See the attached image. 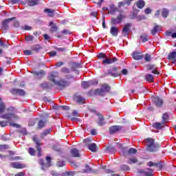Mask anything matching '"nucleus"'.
<instances>
[{
	"label": "nucleus",
	"mask_w": 176,
	"mask_h": 176,
	"mask_svg": "<svg viewBox=\"0 0 176 176\" xmlns=\"http://www.w3.org/2000/svg\"><path fill=\"white\" fill-rule=\"evenodd\" d=\"M140 39L142 41V42H148V36L144 34L140 36Z\"/></svg>",
	"instance_id": "c03bdc74"
},
{
	"label": "nucleus",
	"mask_w": 176,
	"mask_h": 176,
	"mask_svg": "<svg viewBox=\"0 0 176 176\" xmlns=\"http://www.w3.org/2000/svg\"><path fill=\"white\" fill-rule=\"evenodd\" d=\"M153 127L155 129H157V130H162L163 127H164V123H160V122H156L153 124Z\"/></svg>",
	"instance_id": "b1692460"
},
{
	"label": "nucleus",
	"mask_w": 176,
	"mask_h": 176,
	"mask_svg": "<svg viewBox=\"0 0 176 176\" xmlns=\"http://www.w3.org/2000/svg\"><path fill=\"white\" fill-rule=\"evenodd\" d=\"M22 30H25V31H31V30H32V28L31 26L25 25L22 27Z\"/></svg>",
	"instance_id": "09e8293b"
},
{
	"label": "nucleus",
	"mask_w": 176,
	"mask_h": 176,
	"mask_svg": "<svg viewBox=\"0 0 176 176\" xmlns=\"http://www.w3.org/2000/svg\"><path fill=\"white\" fill-rule=\"evenodd\" d=\"M63 64H64V63H63V62H58V63H56V66L61 67V65H63Z\"/></svg>",
	"instance_id": "69168bd1"
},
{
	"label": "nucleus",
	"mask_w": 176,
	"mask_h": 176,
	"mask_svg": "<svg viewBox=\"0 0 176 176\" xmlns=\"http://www.w3.org/2000/svg\"><path fill=\"white\" fill-rule=\"evenodd\" d=\"M145 6V1L144 0H139L137 2V7L139 9H142Z\"/></svg>",
	"instance_id": "cd10ccee"
},
{
	"label": "nucleus",
	"mask_w": 176,
	"mask_h": 176,
	"mask_svg": "<svg viewBox=\"0 0 176 176\" xmlns=\"http://www.w3.org/2000/svg\"><path fill=\"white\" fill-rule=\"evenodd\" d=\"M162 31V27L160 25H155L153 27V30H151V34L155 35L157 32Z\"/></svg>",
	"instance_id": "aec40b11"
},
{
	"label": "nucleus",
	"mask_w": 176,
	"mask_h": 176,
	"mask_svg": "<svg viewBox=\"0 0 176 176\" xmlns=\"http://www.w3.org/2000/svg\"><path fill=\"white\" fill-rule=\"evenodd\" d=\"M98 58H105L107 56H106L105 54L100 53L98 55Z\"/></svg>",
	"instance_id": "6e6d98bb"
},
{
	"label": "nucleus",
	"mask_w": 176,
	"mask_h": 176,
	"mask_svg": "<svg viewBox=\"0 0 176 176\" xmlns=\"http://www.w3.org/2000/svg\"><path fill=\"white\" fill-rule=\"evenodd\" d=\"M133 58L134 60H142L144 58V55L141 54V53L138 52H134L133 54Z\"/></svg>",
	"instance_id": "ddd939ff"
},
{
	"label": "nucleus",
	"mask_w": 176,
	"mask_h": 176,
	"mask_svg": "<svg viewBox=\"0 0 176 176\" xmlns=\"http://www.w3.org/2000/svg\"><path fill=\"white\" fill-rule=\"evenodd\" d=\"M25 41H26V42H31V41H34V36H32V35L25 36Z\"/></svg>",
	"instance_id": "c9c22d12"
},
{
	"label": "nucleus",
	"mask_w": 176,
	"mask_h": 176,
	"mask_svg": "<svg viewBox=\"0 0 176 176\" xmlns=\"http://www.w3.org/2000/svg\"><path fill=\"white\" fill-rule=\"evenodd\" d=\"M122 129V126H112L109 128V133L110 134H115V133H119Z\"/></svg>",
	"instance_id": "6e6552de"
},
{
	"label": "nucleus",
	"mask_w": 176,
	"mask_h": 176,
	"mask_svg": "<svg viewBox=\"0 0 176 176\" xmlns=\"http://www.w3.org/2000/svg\"><path fill=\"white\" fill-rule=\"evenodd\" d=\"M43 38L45 39V41H49V39H50V36H49L47 34H43Z\"/></svg>",
	"instance_id": "680f3d73"
},
{
	"label": "nucleus",
	"mask_w": 176,
	"mask_h": 176,
	"mask_svg": "<svg viewBox=\"0 0 176 176\" xmlns=\"http://www.w3.org/2000/svg\"><path fill=\"white\" fill-rule=\"evenodd\" d=\"M98 85V81L97 80H89V81H83L81 84V86L83 89H87L90 86Z\"/></svg>",
	"instance_id": "20e7f679"
},
{
	"label": "nucleus",
	"mask_w": 176,
	"mask_h": 176,
	"mask_svg": "<svg viewBox=\"0 0 176 176\" xmlns=\"http://www.w3.org/2000/svg\"><path fill=\"white\" fill-rule=\"evenodd\" d=\"M12 94H18V96H25V91L20 89H12Z\"/></svg>",
	"instance_id": "9b49d317"
},
{
	"label": "nucleus",
	"mask_w": 176,
	"mask_h": 176,
	"mask_svg": "<svg viewBox=\"0 0 176 176\" xmlns=\"http://www.w3.org/2000/svg\"><path fill=\"white\" fill-rule=\"evenodd\" d=\"M3 119H7L8 120H11V119H14L16 115L12 113H8L2 116Z\"/></svg>",
	"instance_id": "f3484780"
},
{
	"label": "nucleus",
	"mask_w": 176,
	"mask_h": 176,
	"mask_svg": "<svg viewBox=\"0 0 176 176\" xmlns=\"http://www.w3.org/2000/svg\"><path fill=\"white\" fill-rule=\"evenodd\" d=\"M14 25L16 28H18V27H20V23H19V21H15V22L14 23Z\"/></svg>",
	"instance_id": "0e129e2a"
},
{
	"label": "nucleus",
	"mask_w": 176,
	"mask_h": 176,
	"mask_svg": "<svg viewBox=\"0 0 176 176\" xmlns=\"http://www.w3.org/2000/svg\"><path fill=\"white\" fill-rule=\"evenodd\" d=\"M56 165L58 167H64V166H65V162H64V161H58L56 163Z\"/></svg>",
	"instance_id": "a18cd8bd"
},
{
	"label": "nucleus",
	"mask_w": 176,
	"mask_h": 176,
	"mask_svg": "<svg viewBox=\"0 0 176 176\" xmlns=\"http://www.w3.org/2000/svg\"><path fill=\"white\" fill-rule=\"evenodd\" d=\"M120 168L121 170H123V171H129V170H130V166L127 165H122Z\"/></svg>",
	"instance_id": "37998d69"
},
{
	"label": "nucleus",
	"mask_w": 176,
	"mask_h": 176,
	"mask_svg": "<svg viewBox=\"0 0 176 176\" xmlns=\"http://www.w3.org/2000/svg\"><path fill=\"white\" fill-rule=\"evenodd\" d=\"M130 27H131V24L130 23H126L125 24V25L124 26L123 29H122V34H127V32H129V31H130Z\"/></svg>",
	"instance_id": "412c9836"
},
{
	"label": "nucleus",
	"mask_w": 176,
	"mask_h": 176,
	"mask_svg": "<svg viewBox=\"0 0 176 176\" xmlns=\"http://www.w3.org/2000/svg\"><path fill=\"white\" fill-rule=\"evenodd\" d=\"M146 146L148 152H156L160 148L158 144H155V140L152 138L146 140Z\"/></svg>",
	"instance_id": "f03ea898"
},
{
	"label": "nucleus",
	"mask_w": 176,
	"mask_h": 176,
	"mask_svg": "<svg viewBox=\"0 0 176 176\" xmlns=\"http://www.w3.org/2000/svg\"><path fill=\"white\" fill-rule=\"evenodd\" d=\"M57 76H58V73L57 72L51 73L48 77L49 80H50V82H52L54 85H58V86H63V87L68 85L66 80H60L59 81L56 80V78H57Z\"/></svg>",
	"instance_id": "f257e3e1"
},
{
	"label": "nucleus",
	"mask_w": 176,
	"mask_h": 176,
	"mask_svg": "<svg viewBox=\"0 0 176 176\" xmlns=\"http://www.w3.org/2000/svg\"><path fill=\"white\" fill-rule=\"evenodd\" d=\"M13 19L14 18L6 19L5 21H3L1 27L2 30H9V25L8 24H9V21H10V20H13Z\"/></svg>",
	"instance_id": "2eb2a0df"
},
{
	"label": "nucleus",
	"mask_w": 176,
	"mask_h": 176,
	"mask_svg": "<svg viewBox=\"0 0 176 176\" xmlns=\"http://www.w3.org/2000/svg\"><path fill=\"white\" fill-rule=\"evenodd\" d=\"M139 174L142 176H153V170L151 168L146 169V170H138Z\"/></svg>",
	"instance_id": "0eeeda50"
},
{
	"label": "nucleus",
	"mask_w": 176,
	"mask_h": 176,
	"mask_svg": "<svg viewBox=\"0 0 176 176\" xmlns=\"http://www.w3.org/2000/svg\"><path fill=\"white\" fill-rule=\"evenodd\" d=\"M116 61H118V58L116 57L109 58L106 56V58H104V59L102 61V64H104V65H107L109 64H113V63H116Z\"/></svg>",
	"instance_id": "423d86ee"
},
{
	"label": "nucleus",
	"mask_w": 176,
	"mask_h": 176,
	"mask_svg": "<svg viewBox=\"0 0 176 176\" xmlns=\"http://www.w3.org/2000/svg\"><path fill=\"white\" fill-rule=\"evenodd\" d=\"M62 33H63L64 35H69V34H71V32H69V30H63L62 31Z\"/></svg>",
	"instance_id": "bf43d9fd"
},
{
	"label": "nucleus",
	"mask_w": 176,
	"mask_h": 176,
	"mask_svg": "<svg viewBox=\"0 0 176 176\" xmlns=\"http://www.w3.org/2000/svg\"><path fill=\"white\" fill-rule=\"evenodd\" d=\"M28 153L31 156H35V150L32 148H29Z\"/></svg>",
	"instance_id": "49530a36"
},
{
	"label": "nucleus",
	"mask_w": 176,
	"mask_h": 176,
	"mask_svg": "<svg viewBox=\"0 0 176 176\" xmlns=\"http://www.w3.org/2000/svg\"><path fill=\"white\" fill-rule=\"evenodd\" d=\"M10 126H12V127H16V129H19L20 125L18 124H14V123H10Z\"/></svg>",
	"instance_id": "052dcab7"
},
{
	"label": "nucleus",
	"mask_w": 176,
	"mask_h": 176,
	"mask_svg": "<svg viewBox=\"0 0 176 176\" xmlns=\"http://www.w3.org/2000/svg\"><path fill=\"white\" fill-rule=\"evenodd\" d=\"M168 16V10L163 9L162 10V16L166 19Z\"/></svg>",
	"instance_id": "ea45409f"
},
{
	"label": "nucleus",
	"mask_w": 176,
	"mask_h": 176,
	"mask_svg": "<svg viewBox=\"0 0 176 176\" xmlns=\"http://www.w3.org/2000/svg\"><path fill=\"white\" fill-rule=\"evenodd\" d=\"M23 53L25 56H31V54H32L31 50H25Z\"/></svg>",
	"instance_id": "5fc2aeb1"
},
{
	"label": "nucleus",
	"mask_w": 176,
	"mask_h": 176,
	"mask_svg": "<svg viewBox=\"0 0 176 176\" xmlns=\"http://www.w3.org/2000/svg\"><path fill=\"white\" fill-rule=\"evenodd\" d=\"M39 3V0H28V6H35V5H38Z\"/></svg>",
	"instance_id": "393cba45"
},
{
	"label": "nucleus",
	"mask_w": 176,
	"mask_h": 176,
	"mask_svg": "<svg viewBox=\"0 0 176 176\" xmlns=\"http://www.w3.org/2000/svg\"><path fill=\"white\" fill-rule=\"evenodd\" d=\"M98 116H99V121L98 122V124L99 126H104V124H105V122H104V117L101 114H98Z\"/></svg>",
	"instance_id": "bb28decb"
},
{
	"label": "nucleus",
	"mask_w": 176,
	"mask_h": 176,
	"mask_svg": "<svg viewBox=\"0 0 176 176\" xmlns=\"http://www.w3.org/2000/svg\"><path fill=\"white\" fill-rule=\"evenodd\" d=\"M118 148L121 149L120 151V155H122V156H126V148H123V146L122 144H118Z\"/></svg>",
	"instance_id": "c85d7f7f"
},
{
	"label": "nucleus",
	"mask_w": 176,
	"mask_h": 176,
	"mask_svg": "<svg viewBox=\"0 0 176 176\" xmlns=\"http://www.w3.org/2000/svg\"><path fill=\"white\" fill-rule=\"evenodd\" d=\"M41 86L43 89H50V87H52V84L48 82H45L41 84Z\"/></svg>",
	"instance_id": "c756f323"
},
{
	"label": "nucleus",
	"mask_w": 176,
	"mask_h": 176,
	"mask_svg": "<svg viewBox=\"0 0 176 176\" xmlns=\"http://www.w3.org/2000/svg\"><path fill=\"white\" fill-rule=\"evenodd\" d=\"M34 75H36L38 79H41V78H43L45 75V71L43 70H40L39 72H33Z\"/></svg>",
	"instance_id": "4be33fe9"
},
{
	"label": "nucleus",
	"mask_w": 176,
	"mask_h": 176,
	"mask_svg": "<svg viewBox=\"0 0 176 176\" xmlns=\"http://www.w3.org/2000/svg\"><path fill=\"white\" fill-rule=\"evenodd\" d=\"M153 101L156 107H163V99L159 97H155L153 98Z\"/></svg>",
	"instance_id": "1a4fd4ad"
},
{
	"label": "nucleus",
	"mask_w": 176,
	"mask_h": 176,
	"mask_svg": "<svg viewBox=\"0 0 176 176\" xmlns=\"http://www.w3.org/2000/svg\"><path fill=\"white\" fill-rule=\"evenodd\" d=\"M76 101L78 102V104H83L85 102V98H83L82 96H78L76 98Z\"/></svg>",
	"instance_id": "4c0bfd02"
},
{
	"label": "nucleus",
	"mask_w": 176,
	"mask_h": 176,
	"mask_svg": "<svg viewBox=\"0 0 176 176\" xmlns=\"http://www.w3.org/2000/svg\"><path fill=\"white\" fill-rule=\"evenodd\" d=\"M6 109L5 103L0 102V113H3Z\"/></svg>",
	"instance_id": "e433bc0d"
},
{
	"label": "nucleus",
	"mask_w": 176,
	"mask_h": 176,
	"mask_svg": "<svg viewBox=\"0 0 176 176\" xmlns=\"http://www.w3.org/2000/svg\"><path fill=\"white\" fill-rule=\"evenodd\" d=\"M148 68V69L153 71L154 69H156V66H155V65H149Z\"/></svg>",
	"instance_id": "13d9d810"
},
{
	"label": "nucleus",
	"mask_w": 176,
	"mask_h": 176,
	"mask_svg": "<svg viewBox=\"0 0 176 176\" xmlns=\"http://www.w3.org/2000/svg\"><path fill=\"white\" fill-rule=\"evenodd\" d=\"M144 13L145 14H151V13H152V10H151L149 8H147L144 10Z\"/></svg>",
	"instance_id": "603ef678"
},
{
	"label": "nucleus",
	"mask_w": 176,
	"mask_h": 176,
	"mask_svg": "<svg viewBox=\"0 0 176 176\" xmlns=\"http://www.w3.org/2000/svg\"><path fill=\"white\" fill-rule=\"evenodd\" d=\"M0 126L1 127H6V126H8V122H6V121H1L0 122Z\"/></svg>",
	"instance_id": "864d4df0"
},
{
	"label": "nucleus",
	"mask_w": 176,
	"mask_h": 176,
	"mask_svg": "<svg viewBox=\"0 0 176 176\" xmlns=\"http://www.w3.org/2000/svg\"><path fill=\"white\" fill-rule=\"evenodd\" d=\"M75 175V172L74 171H67L65 173L58 174V173H52L53 176H74Z\"/></svg>",
	"instance_id": "4468645a"
},
{
	"label": "nucleus",
	"mask_w": 176,
	"mask_h": 176,
	"mask_svg": "<svg viewBox=\"0 0 176 176\" xmlns=\"http://www.w3.org/2000/svg\"><path fill=\"white\" fill-rule=\"evenodd\" d=\"M162 120L163 122H167V120H168V114L166 113H164L162 116Z\"/></svg>",
	"instance_id": "de8ad7c7"
},
{
	"label": "nucleus",
	"mask_w": 176,
	"mask_h": 176,
	"mask_svg": "<svg viewBox=\"0 0 176 176\" xmlns=\"http://www.w3.org/2000/svg\"><path fill=\"white\" fill-rule=\"evenodd\" d=\"M32 140L36 145V148L38 151L37 156H38V157H39L42 155V154H41L42 148L41 147L43 145V143L42 142H41V140H39V139H38L36 135H34L32 138Z\"/></svg>",
	"instance_id": "7ed1b4c3"
},
{
	"label": "nucleus",
	"mask_w": 176,
	"mask_h": 176,
	"mask_svg": "<svg viewBox=\"0 0 176 176\" xmlns=\"http://www.w3.org/2000/svg\"><path fill=\"white\" fill-rule=\"evenodd\" d=\"M100 89H102V91H103L104 93H107V91H109L110 87H109V86H108L107 84H103V85H102Z\"/></svg>",
	"instance_id": "7c9ffc66"
},
{
	"label": "nucleus",
	"mask_w": 176,
	"mask_h": 176,
	"mask_svg": "<svg viewBox=\"0 0 176 176\" xmlns=\"http://www.w3.org/2000/svg\"><path fill=\"white\" fill-rule=\"evenodd\" d=\"M110 12H116V8H115V6H111Z\"/></svg>",
	"instance_id": "338daca9"
},
{
	"label": "nucleus",
	"mask_w": 176,
	"mask_h": 176,
	"mask_svg": "<svg viewBox=\"0 0 176 176\" xmlns=\"http://www.w3.org/2000/svg\"><path fill=\"white\" fill-rule=\"evenodd\" d=\"M168 58L169 60H173V64H176V51L173 52L172 53L169 54L168 56Z\"/></svg>",
	"instance_id": "a211bd4d"
},
{
	"label": "nucleus",
	"mask_w": 176,
	"mask_h": 176,
	"mask_svg": "<svg viewBox=\"0 0 176 176\" xmlns=\"http://www.w3.org/2000/svg\"><path fill=\"white\" fill-rule=\"evenodd\" d=\"M60 71L63 74H69V69L67 67H63Z\"/></svg>",
	"instance_id": "8fccbe9b"
},
{
	"label": "nucleus",
	"mask_w": 176,
	"mask_h": 176,
	"mask_svg": "<svg viewBox=\"0 0 176 176\" xmlns=\"http://www.w3.org/2000/svg\"><path fill=\"white\" fill-rule=\"evenodd\" d=\"M50 26L51 27L50 31L52 32H56L58 30V28H57V25L53 21L50 22Z\"/></svg>",
	"instance_id": "5701e85b"
},
{
	"label": "nucleus",
	"mask_w": 176,
	"mask_h": 176,
	"mask_svg": "<svg viewBox=\"0 0 176 176\" xmlns=\"http://www.w3.org/2000/svg\"><path fill=\"white\" fill-rule=\"evenodd\" d=\"M70 155H72L73 157H80V153H79V150L76 148H72L70 151Z\"/></svg>",
	"instance_id": "f8f14e48"
},
{
	"label": "nucleus",
	"mask_w": 176,
	"mask_h": 176,
	"mask_svg": "<svg viewBox=\"0 0 176 176\" xmlns=\"http://www.w3.org/2000/svg\"><path fill=\"white\" fill-rule=\"evenodd\" d=\"M59 108L60 109H63L64 111L69 110V107H68V106H60Z\"/></svg>",
	"instance_id": "4d7b16f0"
},
{
	"label": "nucleus",
	"mask_w": 176,
	"mask_h": 176,
	"mask_svg": "<svg viewBox=\"0 0 176 176\" xmlns=\"http://www.w3.org/2000/svg\"><path fill=\"white\" fill-rule=\"evenodd\" d=\"M110 33L113 36H118V34H119V28L112 26L110 29Z\"/></svg>",
	"instance_id": "dca6fc26"
},
{
	"label": "nucleus",
	"mask_w": 176,
	"mask_h": 176,
	"mask_svg": "<svg viewBox=\"0 0 176 176\" xmlns=\"http://www.w3.org/2000/svg\"><path fill=\"white\" fill-rule=\"evenodd\" d=\"M44 12H45V13H49L48 16L50 17H53V16H54V10L50 8H46L44 10Z\"/></svg>",
	"instance_id": "2f4dec72"
},
{
	"label": "nucleus",
	"mask_w": 176,
	"mask_h": 176,
	"mask_svg": "<svg viewBox=\"0 0 176 176\" xmlns=\"http://www.w3.org/2000/svg\"><path fill=\"white\" fill-rule=\"evenodd\" d=\"M14 176H25V174L23 172H21V173L15 175Z\"/></svg>",
	"instance_id": "774afa93"
},
{
	"label": "nucleus",
	"mask_w": 176,
	"mask_h": 176,
	"mask_svg": "<svg viewBox=\"0 0 176 176\" xmlns=\"http://www.w3.org/2000/svg\"><path fill=\"white\" fill-rule=\"evenodd\" d=\"M152 74H155V75H159V72L155 68L153 70H152Z\"/></svg>",
	"instance_id": "e2e57ef3"
},
{
	"label": "nucleus",
	"mask_w": 176,
	"mask_h": 176,
	"mask_svg": "<svg viewBox=\"0 0 176 176\" xmlns=\"http://www.w3.org/2000/svg\"><path fill=\"white\" fill-rule=\"evenodd\" d=\"M129 155H135V153H137V150L134 148H131L128 151Z\"/></svg>",
	"instance_id": "79ce46f5"
},
{
	"label": "nucleus",
	"mask_w": 176,
	"mask_h": 176,
	"mask_svg": "<svg viewBox=\"0 0 176 176\" xmlns=\"http://www.w3.org/2000/svg\"><path fill=\"white\" fill-rule=\"evenodd\" d=\"M124 16L122 15V14H120L119 16H118L116 18L111 19V23L113 25H116V24H120L122 23V20H123Z\"/></svg>",
	"instance_id": "39448f33"
},
{
	"label": "nucleus",
	"mask_w": 176,
	"mask_h": 176,
	"mask_svg": "<svg viewBox=\"0 0 176 176\" xmlns=\"http://www.w3.org/2000/svg\"><path fill=\"white\" fill-rule=\"evenodd\" d=\"M45 124H46V121H43L41 120L40 121H38V129H43V127H45Z\"/></svg>",
	"instance_id": "f704fd0d"
},
{
	"label": "nucleus",
	"mask_w": 176,
	"mask_h": 176,
	"mask_svg": "<svg viewBox=\"0 0 176 176\" xmlns=\"http://www.w3.org/2000/svg\"><path fill=\"white\" fill-rule=\"evenodd\" d=\"M84 173H91V168L89 165H86V168L84 170Z\"/></svg>",
	"instance_id": "3c124183"
},
{
	"label": "nucleus",
	"mask_w": 176,
	"mask_h": 176,
	"mask_svg": "<svg viewBox=\"0 0 176 176\" xmlns=\"http://www.w3.org/2000/svg\"><path fill=\"white\" fill-rule=\"evenodd\" d=\"M144 60L145 61H146L147 63H149L151 61V54H146L145 56H144Z\"/></svg>",
	"instance_id": "a19ab883"
},
{
	"label": "nucleus",
	"mask_w": 176,
	"mask_h": 176,
	"mask_svg": "<svg viewBox=\"0 0 176 176\" xmlns=\"http://www.w3.org/2000/svg\"><path fill=\"white\" fill-rule=\"evenodd\" d=\"M95 94H96V96H105V92L103 91V89L102 88H100V89H97L95 90Z\"/></svg>",
	"instance_id": "a878e982"
},
{
	"label": "nucleus",
	"mask_w": 176,
	"mask_h": 176,
	"mask_svg": "<svg viewBox=\"0 0 176 176\" xmlns=\"http://www.w3.org/2000/svg\"><path fill=\"white\" fill-rule=\"evenodd\" d=\"M11 166L13 168H25L26 167L25 164H21L20 162H12Z\"/></svg>",
	"instance_id": "9d476101"
},
{
	"label": "nucleus",
	"mask_w": 176,
	"mask_h": 176,
	"mask_svg": "<svg viewBox=\"0 0 176 176\" xmlns=\"http://www.w3.org/2000/svg\"><path fill=\"white\" fill-rule=\"evenodd\" d=\"M88 149H89V151H91V152H97V145L96 144V143H91L88 144L87 146Z\"/></svg>",
	"instance_id": "6ab92c4d"
},
{
	"label": "nucleus",
	"mask_w": 176,
	"mask_h": 176,
	"mask_svg": "<svg viewBox=\"0 0 176 176\" xmlns=\"http://www.w3.org/2000/svg\"><path fill=\"white\" fill-rule=\"evenodd\" d=\"M50 131H52V129H46L45 131H44L41 133V138H45V137H46V135H47L48 134L50 133Z\"/></svg>",
	"instance_id": "473e14b6"
},
{
	"label": "nucleus",
	"mask_w": 176,
	"mask_h": 176,
	"mask_svg": "<svg viewBox=\"0 0 176 176\" xmlns=\"http://www.w3.org/2000/svg\"><path fill=\"white\" fill-rule=\"evenodd\" d=\"M146 79L148 82H153V76L152 74H147Z\"/></svg>",
	"instance_id": "58836bf2"
},
{
	"label": "nucleus",
	"mask_w": 176,
	"mask_h": 176,
	"mask_svg": "<svg viewBox=\"0 0 176 176\" xmlns=\"http://www.w3.org/2000/svg\"><path fill=\"white\" fill-rule=\"evenodd\" d=\"M138 162V160H137V158L135 157H132L129 158L128 164H133L134 163H137Z\"/></svg>",
	"instance_id": "72a5a7b5"
}]
</instances>
